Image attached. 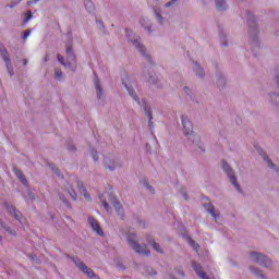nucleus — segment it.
Instances as JSON below:
<instances>
[{"label": "nucleus", "instance_id": "obj_1", "mask_svg": "<svg viewBox=\"0 0 279 279\" xmlns=\"http://www.w3.org/2000/svg\"><path fill=\"white\" fill-rule=\"evenodd\" d=\"M108 197L109 202H111L113 208L118 213V215H121L123 213V206L119 202L114 201V196L112 195V192H105L102 195L99 196V199L107 213H110V205H108V202H106V198Z\"/></svg>", "mask_w": 279, "mask_h": 279}, {"label": "nucleus", "instance_id": "obj_2", "mask_svg": "<svg viewBox=\"0 0 279 279\" xmlns=\"http://www.w3.org/2000/svg\"><path fill=\"white\" fill-rule=\"evenodd\" d=\"M128 243L137 254H141L142 256H149L150 252L147 250V245L136 243V234L130 233L128 235Z\"/></svg>", "mask_w": 279, "mask_h": 279}, {"label": "nucleus", "instance_id": "obj_3", "mask_svg": "<svg viewBox=\"0 0 279 279\" xmlns=\"http://www.w3.org/2000/svg\"><path fill=\"white\" fill-rule=\"evenodd\" d=\"M65 53L68 56V60H70L69 63L64 62V57L62 54H58L57 59L62 64L63 66H71V64H75V54H73V47L72 46H66Z\"/></svg>", "mask_w": 279, "mask_h": 279}, {"label": "nucleus", "instance_id": "obj_4", "mask_svg": "<svg viewBox=\"0 0 279 279\" xmlns=\"http://www.w3.org/2000/svg\"><path fill=\"white\" fill-rule=\"evenodd\" d=\"M182 125H183V134L185 136H190V141L195 142V138H197V135L193 134V122L189 120V118L183 117L182 118Z\"/></svg>", "mask_w": 279, "mask_h": 279}, {"label": "nucleus", "instance_id": "obj_5", "mask_svg": "<svg viewBox=\"0 0 279 279\" xmlns=\"http://www.w3.org/2000/svg\"><path fill=\"white\" fill-rule=\"evenodd\" d=\"M251 258L254 263H258L262 267H269L271 265V260L267 258L265 255H260V253L253 252L251 253Z\"/></svg>", "mask_w": 279, "mask_h": 279}, {"label": "nucleus", "instance_id": "obj_6", "mask_svg": "<svg viewBox=\"0 0 279 279\" xmlns=\"http://www.w3.org/2000/svg\"><path fill=\"white\" fill-rule=\"evenodd\" d=\"M222 169L226 171L227 175H229L231 184H233L238 191H241V186L236 182V177H234V172L232 171V168H230V165H228L226 161H222Z\"/></svg>", "mask_w": 279, "mask_h": 279}, {"label": "nucleus", "instance_id": "obj_7", "mask_svg": "<svg viewBox=\"0 0 279 279\" xmlns=\"http://www.w3.org/2000/svg\"><path fill=\"white\" fill-rule=\"evenodd\" d=\"M0 56L5 62V66L10 75H14V72H12V62L10 61V57L8 56V50L5 49V46H3V44H0Z\"/></svg>", "mask_w": 279, "mask_h": 279}, {"label": "nucleus", "instance_id": "obj_8", "mask_svg": "<svg viewBox=\"0 0 279 279\" xmlns=\"http://www.w3.org/2000/svg\"><path fill=\"white\" fill-rule=\"evenodd\" d=\"M202 204H203L204 208H207L209 215H211V217H214V219H217L219 217V211L216 210L215 207H213L208 197H204L202 199Z\"/></svg>", "mask_w": 279, "mask_h": 279}, {"label": "nucleus", "instance_id": "obj_9", "mask_svg": "<svg viewBox=\"0 0 279 279\" xmlns=\"http://www.w3.org/2000/svg\"><path fill=\"white\" fill-rule=\"evenodd\" d=\"M78 269L81 271H83V274L87 275V278H92V279H99L97 277V275H95V271H93L90 268H88V266H86V264L84 263H76Z\"/></svg>", "mask_w": 279, "mask_h": 279}, {"label": "nucleus", "instance_id": "obj_10", "mask_svg": "<svg viewBox=\"0 0 279 279\" xmlns=\"http://www.w3.org/2000/svg\"><path fill=\"white\" fill-rule=\"evenodd\" d=\"M88 223H89L90 228H93L94 232H96V234H99V236H104V230H101L99 222H97V220H95V218L89 217Z\"/></svg>", "mask_w": 279, "mask_h": 279}, {"label": "nucleus", "instance_id": "obj_11", "mask_svg": "<svg viewBox=\"0 0 279 279\" xmlns=\"http://www.w3.org/2000/svg\"><path fill=\"white\" fill-rule=\"evenodd\" d=\"M7 210L9 214H11L17 221H21L23 219V214L21 211L16 210V208L12 205H7Z\"/></svg>", "mask_w": 279, "mask_h": 279}, {"label": "nucleus", "instance_id": "obj_12", "mask_svg": "<svg viewBox=\"0 0 279 279\" xmlns=\"http://www.w3.org/2000/svg\"><path fill=\"white\" fill-rule=\"evenodd\" d=\"M192 266H193L194 271L197 274V276H199L202 279H209L208 276L206 275V272H204L202 270V265H199L195 262H192Z\"/></svg>", "mask_w": 279, "mask_h": 279}, {"label": "nucleus", "instance_id": "obj_13", "mask_svg": "<svg viewBox=\"0 0 279 279\" xmlns=\"http://www.w3.org/2000/svg\"><path fill=\"white\" fill-rule=\"evenodd\" d=\"M125 80H128V76H125V78H122V84L123 86H125L129 95H131V97L137 101V104H141V101L138 100V96L136 95V93L134 92V89H132L130 86H128V83H125Z\"/></svg>", "mask_w": 279, "mask_h": 279}, {"label": "nucleus", "instance_id": "obj_14", "mask_svg": "<svg viewBox=\"0 0 279 279\" xmlns=\"http://www.w3.org/2000/svg\"><path fill=\"white\" fill-rule=\"evenodd\" d=\"M77 187H78L81 195H83L85 197V199H87V202H90V194H88V192H86V189H84V183H82V181H77Z\"/></svg>", "mask_w": 279, "mask_h": 279}, {"label": "nucleus", "instance_id": "obj_15", "mask_svg": "<svg viewBox=\"0 0 279 279\" xmlns=\"http://www.w3.org/2000/svg\"><path fill=\"white\" fill-rule=\"evenodd\" d=\"M131 43L132 45H134V47H136V49H138L140 53L145 56V48L143 45H141V41H138V37L135 39H131Z\"/></svg>", "mask_w": 279, "mask_h": 279}, {"label": "nucleus", "instance_id": "obj_16", "mask_svg": "<svg viewBox=\"0 0 279 279\" xmlns=\"http://www.w3.org/2000/svg\"><path fill=\"white\" fill-rule=\"evenodd\" d=\"M259 155L262 156V158H264V160L267 161L268 167H270V169H276V165H274V162L267 157V155L265 154V151L258 149Z\"/></svg>", "mask_w": 279, "mask_h": 279}, {"label": "nucleus", "instance_id": "obj_17", "mask_svg": "<svg viewBox=\"0 0 279 279\" xmlns=\"http://www.w3.org/2000/svg\"><path fill=\"white\" fill-rule=\"evenodd\" d=\"M14 173H15L16 178L20 180V182H22V184H27V179L25 178L23 172H21V170L14 169Z\"/></svg>", "mask_w": 279, "mask_h": 279}, {"label": "nucleus", "instance_id": "obj_18", "mask_svg": "<svg viewBox=\"0 0 279 279\" xmlns=\"http://www.w3.org/2000/svg\"><path fill=\"white\" fill-rule=\"evenodd\" d=\"M0 226L3 230H5V232H8L9 234H12V236H16V231L11 230L10 227L8 225H4L3 221L0 219Z\"/></svg>", "mask_w": 279, "mask_h": 279}, {"label": "nucleus", "instance_id": "obj_19", "mask_svg": "<svg viewBox=\"0 0 279 279\" xmlns=\"http://www.w3.org/2000/svg\"><path fill=\"white\" fill-rule=\"evenodd\" d=\"M84 5L87 12H94L95 10V4L90 0H84Z\"/></svg>", "mask_w": 279, "mask_h": 279}, {"label": "nucleus", "instance_id": "obj_20", "mask_svg": "<svg viewBox=\"0 0 279 279\" xmlns=\"http://www.w3.org/2000/svg\"><path fill=\"white\" fill-rule=\"evenodd\" d=\"M95 88H96V93H97V97L98 99H101V85L99 84V78H95Z\"/></svg>", "mask_w": 279, "mask_h": 279}, {"label": "nucleus", "instance_id": "obj_21", "mask_svg": "<svg viewBox=\"0 0 279 279\" xmlns=\"http://www.w3.org/2000/svg\"><path fill=\"white\" fill-rule=\"evenodd\" d=\"M105 167L106 169H109V171H114V169H117V166H114V161H111L110 159L105 160Z\"/></svg>", "mask_w": 279, "mask_h": 279}, {"label": "nucleus", "instance_id": "obj_22", "mask_svg": "<svg viewBox=\"0 0 279 279\" xmlns=\"http://www.w3.org/2000/svg\"><path fill=\"white\" fill-rule=\"evenodd\" d=\"M186 241L189 243V245H191V247H193V250L195 252H199V244H197L193 239L191 238H186Z\"/></svg>", "mask_w": 279, "mask_h": 279}, {"label": "nucleus", "instance_id": "obj_23", "mask_svg": "<svg viewBox=\"0 0 279 279\" xmlns=\"http://www.w3.org/2000/svg\"><path fill=\"white\" fill-rule=\"evenodd\" d=\"M194 71L198 77H202L204 75V70H202V66H199L198 63H195Z\"/></svg>", "mask_w": 279, "mask_h": 279}, {"label": "nucleus", "instance_id": "obj_24", "mask_svg": "<svg viewBox=\"0 0 279 279\" xmlns=\"http://www.w3.org/2000/svg\"><path fill=\"white\" fill-rule=\"evenodd\" d=\"M218 10H226V0H215Z\"/></svg>", "mask_w": 279, "mask_h": 279}, {"label": "nucleus", "instance_id": "obj_25", "mask_svg": "<svg viewBox=\"0 0 279 279\" xmlns=\"http://www.w3.org/2000/svg\"><path fill=\"white\" fill-rule=\"evenodd\" d=\"M145 114H146V117L149 119L148 126H149V128H154V122H151V119H154V117L151 116V111L145 109Z\"/></svg>", "mask_w": 279, "mask_h": 279}, {"label": "nucleus", "instance_id": "obj_26", "mask_svg": "<svg viewBox=\"0 0 279 279\" xmlns=\"http://www.w3.org/2000/svg\"><path fill=\"white\" fill-rule=\"evenodd\" d=\"M68 193L69 195L72 197V199H77V193H75V191L73 190V187H69L68 189Z\"/></svg>", "mask_w": 279, "mask_h": 279}, {"label": "nucleus", "instance_id": "obj_27", "mask_svg": "<svg viewBox=\"0 0 279 279\" xmlns=\"http://www.w3.org/2000/svg\"><path fill=\"white\" fill-rule=\"evenodd\" d=\"M153 250H155L159 254H162V248H160V244L156 243V241L154 240H153Z\"/></svg>", "mask_w": 279, "mask_h": 279}, {"label": "nucleus", "instance_id": "obj_28", "mask_svg": "<svg viewBox=\"0 0 279 279\" xmlns=\"http://www.w3.org/2000/svg\"><path fill=\"white\" fill-rule=\"evenodd\" d=\"M142 182H143L144 186H147V189H148V191H150V193H154V187L149 186V183H147V180L144 179Z\"/></svg>", "mask_w": 279, "mask_h": 279}, {"label": "nucleus", "instance_id": "obj_29", "mask_svg": "<svg viewBox=\"0 0 279 279\" xmlns=\"http://www.w3.org/2000/svg\"><path fill=\"white\" fill-rule=\"evenodd\" d=\"M54 77H56V80H60L62 77V71L56 70Z\"/></svg>", "mask_w": 279, "mask_h": 279}, {"label": "nucleus", "instance_id": "obj_30", "mask_svg": "<svg viewBox=\"0 0 279 279\" xmlns=\"http://www.w3.org/2000/svg\"><path fill=\"white\" fill-rule=\"evenodd\" d=\"M92 158L97 161L99 159V154L95 150H92Z\"/></svg>", "mask_w": 279, "mask_h": 279}, {"label": "nucleus", "instance_id": "obj_31", "mask_svg": "<svg viewBox=\"0 0 279 279\" xmlns=\"http://www.w3.org/2000/svg\"><path fill=\"white\" fill-rule=\"evenodd\" d=\"M25 16H26L25 23H27V21L32 19V11H28L27 13H25Z\"/></svg>", "mask_w": 279, "mask_h": 279}, {"label": "nucleus", "instance_id": "obj_32", "mask_svg": "<svg viewBox=\"0 0 279 279\" xmlns=\"http://www.w3.org/2000/svg\"><path fill=\"white\" fill-rule=\"evenodd\" d=\"M52 171H54V173L60 178V170H58V168H56V166H50Z\"/></svg>", "mask_w": 279, "mask_h": 279}, {"label": "nucleus", "instance_id": "obj_33", "mask_svg": "<svg viewBox=\"0 0 279 279\" xmlns=\"http://www.w3.org/2000/svg\"><path fill=\"white\" fill-rule=\"evenodd\" d=\"M175 1H178V0H171L170 2L166 3V8H171V5H173V3H175Z\"/></svg>", "mask_w": 279, "mask_h": 279}, {"label": "nucleus", "instance_id": "obj_34", "mask_svg": "<svg viewBox=\"0 0 279 279\" xmlns=\"http://www.w3.org/2000/svg\"><path fill=\"white\" fill-rule=\"evenodd\" d=\"M29 34H31L29 31H25V32H24V36H23L24 40L29 37Z\"/></svg>", "mask_w": 279, "mask_h": 279}, {"label": "nucleus", "instance_id": "obj_35", "mask_svg": "<svg viewBox=\"0 0 279 279\" xmlns=\"http://www.w3.org/2000/svg\"><path fill=\"white\" fill-rule=\"evenodd\" d=\"M37 1H39V0H31L27 2V5H34V3H37Z\"/></svg>", "mask_w": 279, "mask_h": 279}, {"label": "nucleus", "instance_id": "obj_36", "mask_svg": "<svg viewBox=\"0 0 279 279\" xmlns=\"http://www.w3.org/2000/svg\"><path fill=\"white\" fill-rule=\"evenodd\" d=\"M28 197H29V199H36L33 192H28Z\"/></svg>", "mask_w": 279, "mask_h": 279}, {"label": "nucleus", "instance_id": "obj_37", "mask_svg": "<svg viewBox=\"0 0 279 279\" xmlns=\"http://www.w3.org/2000/svg\"><path fill=\"white\" fill-rule=\"evenodd\" d=\"M184 93H185L186 95H190V94H191V89H190L189 87H185V88H184Z\"/></svg>", "mask_w": 279, "mask_h": 279}, {"label": "nucleus", "instance_id": "obj_38", "mask_svg": "<svg viewBox=\"0 0 279 279\" xmlns=\"http://www.w3.org/2000/svg\"><path fill=\"white\" fill-rule=\"evenodd\" d=\"M251 271L255 274V276H258V270H256V268H252Z\"/></svg>", "mask_w": 279, "mask_h": 279}, {"label": "nucleus", "instance_id": "obj_39", "mask_svg": "<svg viewBox=\"0 0 279 279\" xmlns=\"http://www.w3.org/2000/svg\"><path fill=\"white\" fill-rule=\"evenodd\" d=\"M156 16L159 21H162V15H160V13H156Z\"/></svg>", "mask_w": 279, "mask_h": 279}, {"label": "nucleus", "instance_id": "obj_40", "mask_svg": "<svg viewBox=\"0 0 279 279\" xmlns=\"http://www.w3.org/2000/svg\"><path fill=\"white\" fill-rule=\"evenodd\" d=\"M183 199H189V195L186 193H183Z\"/></svg>", "mask_w": 279, "mask_h": 279}, {"label": "nucleus", "instance_id": "obj_41", "mask_svg": "<svg viewBox=\"0 0 279 279\" xmlns=\"http://www.w3.org/2000/svg\"><path fill=\"white\" fill-rule=\"evenodd\" d=\"M23 64H24V66H27V59L23 60Z\"/></svg>", "mask_w": 279, "mask_h": 279}, {"label": "nucleus", "instance_id": "obj_42", "mask_svg": "<svg viewBox=\"0 0 279 279\" xmlns=\"http://www.w3.org/2000/svg\"><path fill=\"white\" fill-rule=\"evenodd\" d=\"M126 34H128L129 38H130V36H132V35H131L132 32H130V31H126Z\"/></svg>", "mask_w": 279, "mask_h": 279}, {"label": "nucleus", "instance_id": "obj_43", "mask_svg": "<svg viewBox=\"0 0 279 279\" xmlns=\"http://www.w3.org/2000/svg\"><path fill=\"white\" fill-rule=\"evenodd\" d=\"M272 97H276V99H279V95L278 94H274Z\"/></svg>", "mask_w": 279, "mask_h": 279}, {"label": "nucleus", "instance_id": "obj_44", "mask_svg": "<svg viewBox=\"0 0 279 279\" xmlns=\"http://www.w3.org/2000/svg\"><path fill=\"white\" fill-rule=\"evenodd\" d=\"M253 31H254L255 33H257V32H258V28L254 27Z\"/></svg>", "mask_w": 279, "mask_h": 279}, {"label": "nucleus", "instance_id": "obj_45", "mask_svg": "<svg viewBox=\"0 0 279 279\" xmlns=\"http://www.w3.org/2000/svg\"><path fill=\"white\" fill-rule=\"evenodd\" d=\"M179 275H180V276H184V272H182V271H179Z\"/></svg>", "mask_w": 279, "mask_h": 279}, {"label": "nucleus", "instance_id": "obj_46", "mask_svg": "<svg viewBox=\"0 0 279 279\" xmlns=\"http://www.w3.org/2000/svg\"><path fill=\"white\" fill-rule=\"evenodd\" d=\"M15 5H16V3H15V4L10 5V8H14Z\"/></svg>", "mask_w": 279, "mask_h": 279}, {"label": "nucleus", "instance_id": "obj_47", "mask_svg": "<svg viewBox=\"0 0 279 279\" xmlns=\"http://www.w3.org/2000/svg\"><path fill=\"white\" fill-rule=\"evenodd\" d=\"M62 201L64 202V204H66V199L62 198Z\"/></svg>", "mask_w": 279, "mask_h": 279}, {"label": "nucleus", "instance_id": "obj_48", "mask_svg": "<svg viewBox=\"0 0 279 279\" xmlns=\"http://www.w3.org/2000/svg\"><path fill=\"white\" fill-rule=\"evenodd\" d=\"M0 241H3V236L0 235Z\"/></svg>", "mask_w": 279, "mask_h": 279}, {"label": "nucleus", "instance_id": "obj_49", "mask_svg": "<svg viewBox=\"0 0 279 279\" xmlns=\"http://www.w3.org/2000/svg\"><path fill=\"white\" fill-rule=\"evenodd\" d=\"M248 16H252V13L248 12Z\"/></svg>", "mask_w": 279, "mask_h": 279}, {"label": "nucleus", "instance_id": "obj_50", "mask_svg": "<svg viewBox=\"0 0 279 279\" xmlns=\"http://www.w3.org/2000/svg\"><path fill=\"white\" fill-rule=\"evenodd\" d=\"M73 149H75V148H70L71 151H73Z\"/></svg>", "mask_w": 279, "mask_h": 279}, {"label": "nucleus", "instance_id": "obj_51", "mask_svg": "<svg viewBox=\"0 0 279 279\" xmlns=\"http://www.w3.org/2000/svg\"><path fill=\"white\" fill-rule=\"evenodd\" d=\"M225 47H228V44H225Z\"/></svg>", "mask_w": 279, "mask_h": 279}, {"label": "nucleus", "instance_id": "obj_52", "mask_svg": "<svg viewBox=\"0 0 279 279\" xmlns=\"http://www.w3.org/2000/svg\"><path fill=\"white\" fill-rule=\"evenodd\" d=\"M171 279H177L175 277H171Z\"/></svg>", "mask_w": 279, "mask_h": 279}, {"label": "nucleus", "instance_id": "obj_53", "mask_svg": "<svg viewBox=\"0 0 279 279\" xmlns=\"http://www.w3.org/2000/svg\"><path fill=\"white\" fill-rule=\"evenodd\" d=\"M277 173H278V175H279V170H277Z\"/></svg>", "mask_w": 279, "mask_h": 279}, {"label": "nucleus", "instance_id": "obj_54", "mask_svg": "<svg viewBox=\"0 0 279 279\" xmlns=\"http://www.w3.org/2000/svg\"><path fill=\"white\" fill-rule=\"evenodd\" d=\"M45 61L47 62V57H46Z\"/></svg>", "mask_w": 279, "mask_h": 279}]
</instances>
